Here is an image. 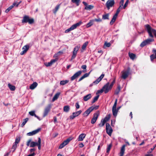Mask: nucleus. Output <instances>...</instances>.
Wrapping results in <instances>:
<instances>
[{
	"label": "nucleus",
	"instance_id": "f257e3e1",
	"mask_svg": "<svg viewBox=\"0 0 156 156\" xmlns=\"http://www.w3.org/2000/svg\"><path fill=\"white\" fill-rule=\"evenodd\" d=\"M145 27L147 30L150 37L151 38H153L154 37V36L152 34V33H153L156 37V30L152 28L148 24L146 25Z\"/></svg>",
	"mask_w": 156,
	"mask_h": 156
},
{
	"label": "nucleus",
	"instance_id": "f03ea898",
	"mask_svg": "<svg viewBox=\"0 0 156 156\" xmlns=\"http://www.w3.org/2000/svg\"><path fill=\"white\" fill-rule=\"evenodd\" d=\"M82 23V22L81 21H80L79 22L73 25L69 28L66 30L65 32V33H67L70 31L75 29L77 27H79L81 24Z\"/></svg>",
	"mask_w": 156,
	"mask_h": 156
},
{
	"label": "nucleus",
	"instance_id": "7ed1b4c3",
	"mask_svg": "<svg viewBox=\"0 0 156 156\" xmlns=\"http://www.w3.org/2000/svg\"><path fill=\"white\" fill-rule=\"evenodd\" d=\"M111 117V115L108 114L103 119H102L101 121V123H99L98 125L100 127L103 126L105 123L109 120Z\"/></svg>",
	"mask_w": 156,
	"mask_h": 156
},
{
	"label": "nucleus",
	"instance_id": "20e7f679",
	"mask_svg": "<svg viewBox=\"0 0 156 156\" xmlns=\"http://www.w3.org/2000/svg\"><path fill=\"white\" fill-rule=\"evenodd\" d=\"M106 133L110 136H111L113 131V130L109 123H107L106 124Z\"/></svg>",
	"mask_w": 156,
	"mask_h": 156
},
{
	"label": "nucleus",
	"instance_id": "39448f33",
	"mask_svg": "<svg viewBox=\"0 0 156 156\" xmlns=\"http://www.w3.org/2000/svg\"><path fill=\"white\" fill-rule=\"evenodd\" d=\"M102 88L105 94L108 93L112 88V86L109 85V82L107 83Z\"/></svg>",
	"mask_w": 156,
	"mask_h": 156
},
{
	"label": "nucleus",
	"instance_id": "423d86ee",
	"mask_svg": "<svg viewBox=\"0 0 156 156\" xmlns=\"http://www.w3.org/2000/svg\"><path fill=\"white\" fill-rule=\"evenodd\" d=\"M115 3L114 0H108L105 4V6L109 10L110 7H112L114 5Z\"/></svg>",
	"mask_w": 156,
	"mask_h": 156
},
{
	"label": "nucleus",
	"instance_id": "0eeeda50",
	"mask_svg": "<svg viewBox=\"0 0 156 156\" xmlns=\"http://www.w3.org/2000/svg\"><path fill=\"white\" fill-rule=\"evenodd\" d=\"M154 41V39H147L142 42L140 44V46L141 47H143L147 44H150L151 42Z\"/></svg>",
	"mask_w": 156,
	"mask_h": 156
},
{
	"label": "nucleus",
	"instance_id": "6e6552de",
	"mask_svg": "<svg viewBox=\"0 0 156 156\" xmlns=\"http://www.w3.org/2000/svg\"><path fill=\"white\" fill-rule=\"evenodd\" d=\"M99 115V111H97L96 112L94 113V114L93 117L91 119V123L94 124L96 121Z\"/></svg>",
	"mask_w": 156,
	"mask_h": 156
},
{
	"label": "nucleus",
	"instance_id": "1a4fd4ad",
	"mask_svg": "<svg viewBox=\"0 0 156 156\" xmlns=\"http://www.w3.org/2000/svg\"><path fill=\"white\" fill-rule=\"evenodd\" d=\"M120 11V10L118 8L117 9L116 13L113 16V18H112V20H111L110 22V24L112 25L113 24V23L115 22L117 17V16L119 12Z\"/></svg>",
	"mask_w": 156,
	"mask_h": 156
},
{
	"label": "nucleus",
	"instance_id": "9d476101",
	"mask_svg": "<svg viewBox=\"0 0 156 156\" xmlns=\"http://www.w3.org/2000/svg\"><path fill=\"white\" fill-rule=\"evenodd\" d=\"M51 105H49L47 106L45 108L44 114L43 117H44L46 116L48 114L49 112L50 111L51 108Z\"/></svg>",
	"mask_w": 156,
	"mask_h": 156
},
{
	"label": "nucleus",
	"instance_id": "9b49d317",
	"mask_svg": "<svg viewBox=\"0 0 156 156\" xmlns=\"http://www.w3.org/2000/svg\"><path fill=\"white\" fill-rule=\"evenodd\" d=\"M21 2V1L20 2H19L17 4H16V2H14L12 5H11L7 9H6L5 11V12L6 13H8L11 10L13 7L14 6H15V5H16V7H18V6L20 4V2Z\"/></svg>",
	"mask_w": 156,
	"mask_h": 156
},
{
	"label": "nucleus",
	"instance_id": "f8f14e48",
	"mask_svg": "<svg viewBox=\"0 0 156 156\" xmlns=\"http://www.w3.org/2000/svg\"><path fill=\"white\" fill-rule=\"evenodd\" d=\"M79 47L78 46L76 47L73 49V55L71 57V60L73 59L76 57L77 52L79 50Z\"/></svg>",
	"mask_w": 156,
	"mask_h": 156
},
{
	"label": "nucleus",
	"instance_id": "ddd939ff",
	"mask_svg": "<svg viewBox=\"0 0 156 156\" xmlns=\"http://www.w3.org/2000/svg\"><path fill=\"white\" fill-rule=\"evenodd\" d=\"M82 73L81 71H79L71 77V80L73 81L80 76Z\"/></svg>",
	"mask_w": 156,
	"mask_h": 156
},
{
	"label": "nucleus",
	"instance_id": "4468645a",
	"mask_svg": "<svg viewBox=\"0 0 156 156\" xmlns=\"http://www.w3.org/2000/svg\"><path fill=\"white\" fill-rule=\"evenodd\" d=\"M29 48V45H25L22 48L23 51L20 52V54L23 55L26 53Z\"/></svg>",
	"mask_w": 156,
	"mask_h": 156
},
{
	"label": "nucleus",
	"instance_id": "2eb2a0df",
	"mask_svg": "<svg viewBox=\"0 0 156 156\" xmlns=\"http://www.w3.org/2000/svg\"><path fill=\"white\" fill-rule=\"evenodd\" d=\"M104 74H102L101 76L98 78L96 80L94 81L93 83V84H98L103 79L104 76Z\"/></svg>",
	"mask_w": 156,
	"mask_h": 156
},
{
	"label": "nucleus",
	"instance_id": "dca6fc26",
	"mask_svg": "<svg viewBox=\"0 0 156 156\" xmlns=\"http://www.w3.org/2000/svg\"><path fill=\"white\" fill-rule=\"evenodd\" d=\"M22 22L23 23H29V17L26 15H25L23 17V19L22 20Z\"/></svg>",
	"mask_w": 156,
	"mask_h": 156
},
{
	"label": "nucleus",
	"instance_id": "f3484780",
	"mask_svg": "<svg viewBox=\"0 0 156 156\" xmlns=\"http://www.w3.org/2000/svg\"><path fill=\"white\" fill-rule=\"evenodd\" d=\"M122 75L121 77L122 78L125 79L129 75V73L128 72H126L125 71H122Z\"/></svg>",
	"mask_w": 156,
	"mask_h": 156
},
{
	"label": "nucleus",
	"instance_id": "a211bd4d",
	"mask_svg": "<svg viewBox=\"0 0 156 156\" xmlns=\"http://www.w3.org/2000/svg\"><path fill=\"white\" fill-rule=\"evenodd\" d=\"M90 107L88 108L83 114V115L84 116H87L91 112L92 110Z\"/></svg>",
	"mask_w": 156,
	"mask_h": 156
},
{
	"label": "nucleus",
	"instance_id": "6ab92c4d",
	"mask_svg": "<svg viewBox=\"0 0 156 156\" xmlns=\"http://www.w3.org/2000/svg\"><path fill=\"white\" fill-rule=\"evenodd\" d=\"M126 147L125 145H123L122 147L120 152V155L119 156H123L124 152L125 151V147Z\"/></svg>",
	"mask_w": 156,
	"mask_h": 156
},
{
	"label": "nucleus",
	"instance_id": "aec40b11",
	"mask_svg": "<svg viewBox=\"0 0 156 156\" xmlns=\"http://www.w3.org/2000/svg\"><path fill=\"white\" fill-rule=\"evenodd\" d=\"M37 85L38 84L36 82H34L30 86V89L34 90L37 86Z\"/></svg>",
	"mask_w": 156,
	"mask_h": 156
},
{
	"label": "nucleus",
	"instance_id": "412c9836",
	"mask_svg": "<svg viewBox=\"0 0 156 156\" xmlns=\"http://www.w3.org/2000/svg\"><path fill=\"white\" fill-rule=\"evenodd\" d=\"M86 136V135L84 133H82L80 134L78 137V141H83V139L85 138Z\"/></svg>",
	"mask_w": 156,
	"mask_h": 156
},
{
	"label": "nucleus",
	"instance_id": "4be33fe9",
	"mask_svg": "<svg viewBox=\"0 0 156 156\" xmlns=\"http://www.w3.org/2000/svg\"><path fill=\"white\" fill-rule=\"evenodd\" d=\"M40 130V128H38L31 132H30V136H33L37 133L38 132H39Z\"/></svg>",
	"mask_w": 156,
	"mask_h": 156
},
{
	"label": "nucleus",
	"instance_id": "5701e85b",
	"mask_svg": "<svg viewBox=\"0 0 156 156\" xmlns=\"http://www.w3.org/2000/svg\"><path fill=\"white\" fill-rule=\"evenodd\" d=\"M91 97V94H89L83 97V99L85 101H87L89 99H90Z\"/></svg>",
	"mask_w": 156,
	"mask_h": 156
},
{
	"label": "nucleus",
	"instance_id": "b1692460",
	"mask_svg": "<svg viewBox=\"0 0 156 156\" xmlns=\"http://www.w3.org/2000/svg\"><path fill=\"white\" fill-rule=\"evenodd\" d=\"M118 111L116 108H112V114L114 116L116 117L117 116Z\"/></svg>",
	"mask_w": 156,
	"mask_h": 156
},
{
	"label": "nucleus",
	"instance_id": "393cba45",
	"mask_svg": "<svg viewBox=\"0 0 156 156\" xmlns=\"http://www.w3.org/2000/svg\"><path fill=\"white\" fill-rule=\"evenodd\" d=\"M90 73V72L88 73H85L83 76H82L81 77L79 80V81H80L82 80H83L84 78L88 77Z\"/></svg>",
	"mask_w": 156,
	"mask_h": 156
},
{
	"label": "nucleus",
	"instance_id": "a878e982",
	"mask_svg": "<svg viewBox=\"0 0 156 156\" xmlns=\"http://www.w3.org/2000/svg\"><path fill=\"white\" fill-rule=\"evenodd\" d=\"M72 139H73V138L72 137H69V138H68V139H67L66 140L64 141L63 142L64 144L65 145H66Z\"/></svg>",
	"mask_w": 156,
	"mask_h": 156
},
{
	"label": "nucleus",
	"instance_id": "bb28decb",
	"mask_svg": "<svg viewBox=\"0 0 156 156\" xmlns=\"http://www.w3.org/2000/svg\"><path fill=\"white\" fill-rule=\"evenodd\" d=\"M129 55L130 59L132 60H134L136 56L135 54L130 52L129 53Z\"/></svg>",
	"mask_w": 156,
	"mask_h": 156
},
{
	"label": "nucleus",
	"instance_id": "cd10ccee",
	"mask_svg": "<svg viewBox=\"0 0 156 156\" xmlns=\"http://www.w3.org/2000/svg\"><path fill=\"white\" fill-rule=\"evenodd\" d=\"M8 87L10 90L12 91H14L16 89L15 87L11 84L10 83L8 84Z\"/></svg>",
	"mask_w": 156,
	"mask_h": 156
},
{
	"label": "nucleus",
	"instance_id": "c85d7f7f",
	"mask_svg": "<svg viewBox=\"0 0 156 156\" xmlns=\"http://www.w3.org/2000/svg\"><path fill=\"white\" fill-rule=\"evenodd\" d=\"M59 95L60 93H58L56 94L52 98V101L53 102L57 100L58 98Z\"/></svg>",
	"mask_w": 156,
	"mask_h": 156
},
{
	"label": "nucleus",
	"instance_id": "c756f323",
	"mask_svg": "<svg viewBox=\"0 0 156 156\" xmlns=\"http://www.w3.org/2000/svg\"><path fill=\"white\" fill-rule=\"evenodd\" d=\"M35 112L34 111H31L30 112V115L33 116H34L35 117H36L38 119L40 120L39 117L36 115L35 113Z\"/></svg>",
	"mask_w": 156,
	"mask_h": 156
},
{
	"label": "nucleus",
	"instance_id": "7c9ffc66",
	"mask_svg": "<svg viewBox=\"0 0 156 156\" xmlns=\"http://www.w3.org/2000/svg\"><path fill=\"white\" fill-rule=\"evenodd\" d=\"M109 14L107 13L103 15L102 16V19L103 20H108L109 19Z\"/></svg>",
	"mask_w": 156,
	"mask_h": 156
},
{
	"label": "nucleus",
	"instance_id": "2f4dec72",
	"mask_svg": "<svg viewBox=\"0 0 156 156\" xmlns=\"http://www.w3.org/2000/svg\"><path fill=\"white\" fill-rule=\"evenodd\" d=\"M70 109V107L69 105H66L64 106L63 108V111L64 112H68Z\"/></svg>",
	"mask_w": 156,
	"mask_h": 156
},
{
	"label": "nucleus",
	"instance_id": "473e14b6",
	"mask_svg": "<svg viewBox=\"0 0 156 156\" xmlns=\"http://www.w3.org/2000/svg\"><path fill=\"white\" fill-rule=\"evenodd\" d=\"M35 149L34 148L31 149L30 150V156H34L35 155V153L34 152Z\"/></svg>",
	"mask_w": 156,
	"mask_h": 156
},
{
	"label": "nucleus",
	"instance_id": "72a5a7b5",
	"mask_svg": "<svg viewBox=\"0 0 156 156\" xmlns=\"http://www.w3.org/2000/svg\"><path fill=\"white\" fill-rule=\"evenodd\" d=\"M94 20H90V22L87 24L86 27H89L92 26L93 24Z\"/></svg>",
	"mask_w": 156,
	"mask_h": 156
},
{
	"label": "nucleus",
	"instance_id": "f704fd0d",
	"mask_svg": "<svg viewBox=\"0 0 156 156\" xmlns=\"http://www.w3.org/2000/svg\"><path fill=\"white\" fill-rule=\"evenodd\" d=\"M81 112L82 111L81 110H80L78 111L73 112V114L74 115V116L76 117L79 115L81 113Z\"/></svg>",
	"mask_w": 156,
	"mask_h": 156
},
{
	"label": "nucleus",
	"instance_id": "c9c22d12",
	"mask_svg": "<svg viewBox=\"0 0 156 156\" xmlns=\"http://www.w3.org/2000/svg\"><path fill=\"white\" fill-rule=\"evenodd\" d=\"M94 6L93 5H87L85 7V9L87 10H90L93 9Z\"/></svg>",
	"mask_w": 156,
	"mask_h": 156
},
{
	"label": "nucleus",
	"instance_id": "e433bc0d",
	"mask_svg": "<svg viewBox=\"0 0 156 156\" xmlns=\"http://www.w3.org/2000/svg\"><path fill=\"white\" fill-rule=\"evenodd\" d=\"M38 144L37 146H38L39 150H40L41 148V139L40 137L38 138Z\"/></svg>",
	"mask_w": 156,
	"mask_h": 156
},
{
	"label": "nucleus",
	"instance_id": "4c0bfd02",
	"mask_svg": "<svg viewBox=\"0 0 156 156\" xmlns=\"http://www.w3.org/2000/svg\"><path fill=\"white\" fill-rule=\"evenodd\" d=\"M71 1L73 3L76 4L77 6H79L80 2V0H71Z\"/></svg>",
	"mask_w": 156,
	"mask_h": 156
},
{
	"label": "nucleus",
	"instance_id": "58836bf2",
	"mask_svg": "<svg viewBox=\"0 0 156 156\" xmlns=\"http://www.w3.org/2000/svg\"><path fill=\"white\" fill-rule=\"evenodd\" d=\"M38 142H32L30 143V147H34L37 145Z\"/></svg>",
	"mask_w": 156,
	"mask_h": 156
},
{
	"label": "nucleus",
	"instance_id": "ea45409f",
	"mask_svg": "<svg viewBox=\"0 0 156 156\" xmlns=\"http://www.w3.org/2000/svg\"><path fill=\"white\" fill-rule=\"evenodd\" d=\"M120 90V86H119L117 87V89L115 90V94H118Z\"/></svg>",
	"mask_w": 156,
	"mask_h": 156
},
{
	"label": "nucleus",
	"instance_id": "a19ab883",
	"mask_svg": "<svg viewBox=\"0 0 156 156\" xmlns=\"http://www.w3.org/2000/svg\"><path fill=\"white\" fill-rule=\"evenodd\" d=\"M69 82L68 80H62L60 82V84L61 85H64L67 83Z\"/></svg>",
	"mask_w": 156,
	"mask_h": 156
},
{
	"label": "nucleus",
	"instance_id": "79ce46f5",
	"mask_svg": "<svg viewBox=\"0 0 156 156\" xmlns=\"http://www.w3.org/2000/svg\"><path fill=\"white\" fill-rule=\"evenodd\" d=\"M28 119H29L27 118L23 120V122L21 125L22 127H23L25 124L28 121Z\"/></svg>",
	"mask_w": 156,
	"mask_h": 156
},
{
	"label": "nucleus",
	"instance_id": "37998d69",
	"mask_svg": "<svg viewBox=\"0 0 156 156\" xmlns=\"http://www.w3.org/2000/svg\"><path fill=\"white\" fill-rule=\"evenodd\" d=\"M88 44V41H86L85 42L82 46V49L83 50H84L87 46V45Z\"/></svg>",
	"mask_w": 156,
	"mask_h": 156
},
{
	"label": "nucleus",
	"instance_id": "c03bdc74",
	"mask_svg": "<svg viewBox=\"0 0 156 156\" xmlns=\"http://www.w3.org/2000/svg\"><path fill=\"white\" fill-rule=\"evenodd\" d=\"M60 5H57L56 7H55V8L53 10V12L55 14L56 12L58 10V9L59 7H60Z\"/></svg>",
	"mask_w": 156,
	"mask_h": 156
},
{
	"label": "nucleus",
	"instance_id": "a18cd8bd",
	"mask_svg": "<svg viewBox=\"0 0 156 156\" xmlns=\"http://www.w3.org/2000/svg\"><path fill=\"white\" fill-rule=\"evenodd\" d=\"M99 95H97L96 96H95L93 100L92 103H94L95 102H96V101H97L99 97Z\"/></svg>",
	"mask_w": 156,
	"mask_h": 156
},
{
	"label": "nucleus",
	"instance_id": "49530a36",
	"mask_svg": "<svg viewBox=\"0 0 156 156\" xmlns=\"http://www.w3.org/2000/svg\"><path fill=\"white\" fill-rule=\"evenodd\" d=\"M81 67L82 69L84 70L83 71V72H84V73L85 72L87 71V70H86L87 66L86 65H82L81 66Z\"/></svg>",
	"mask_w": 156,
	"mask_h": 156
},
{
	"label": "nucleus",
	"instance_id": "de8ad7c7",
	"mask_svg": "<svg viewBox=\"0 0 156 156\" xmlns=\"http://www.w3.org/2000/svg\"><path fill=\"white\" fill-rule=\"evenodd\" d=\"M111 147H112V144H110L108 146L107 148V151H106L107 153H108L109 152L111 148Z\"/></svg>",
	"mask_w": 156,
	"mask_h": 156
},
{
	"label": "nucleus",
	"instance_id": "09e8293b",
	"mask_svg": "<svg viewBox=\"0 0 156 156\" xmlns=\"http://www.w3.org/2000/svg\"><path fill=\"white\" fill-rule=\"evenodd\" d=\"M90 108H91V109H92V111H93V110H97V109H98V108H99V106L98 105H97V106H91V107H90Z\"/></svg>",
	"mask_w": 156,
	"mask_h": 156
},
{
	"label": "nucleus",
	"instance_id": "8fccbe9b",
	"mask_svg": "<svg viewBox=\"0 0 156 156\" xmlns=\"http://www.w3.org/2000/svg\"><path fill=\"white\" fill-rule=\"evenodd\" d=\"M94 21H96L98 22H100L102 21V20L100 18H98V19H95L93 20Z\"/></svg>",
	"mask_w": 156,
	"mask_h": 156
},
{
	"label": "nucleus",
	"instance_id": "3c124183",
	"mask_svg": "<svg viewBox=\"0 0 156 156\" xmlns=\"http://www.w3.org/2000/svg\"><path fill=\"white\" fill-rule=\"evenodd\" d=\"M17 144H16V143H14V144H13V145H12V149H14L13 152L15 150V149H16V148L17 147Z\"/></svg>",
	"mask_w": 156,
	"mask_h": 156
},
{
	"label": "nucleus",
	"instance_id": "603ef678",
	"mask_svg": "<svg viewBox=\"0 0 156 156\" xmlns=\"http://www.w3.org/2000/svg\"><path fill=\"white\" fill-rule=\"evenodd\" d=\"M117 102V99H116L115 100V102L114 104L113 105V106L112 107V108H116Z\"/></svg>",
	"mask_w": 156,
	"mask_h": 156
},
{
	"label": "nucleus",
	"instance_id": "864d4df0",
	"mask_svg": "<svg viewBox=\"0 0 156 156\" xmlns=\"http://www.w3.org/2000/svg\"><path fill=\"white\" fill-rule=\"evenodd\" d=\"M44 64L47 67L50 66L52 65L50 62L48 63H45Z\"/></svg>",
	"mask_w": 156,
	"mask_h": 156
},
{
	"label": "nucleus",
	"instance_id": "5fc2aeb1",
	"mask_svg": "<svg viewBox=\"0 0 156 156\" xmlns=\"http://www.w3.org/2000/svg\"><path fill=\"white\" fill-rule=\"evenodd\" d=\"M20 140V138L19 137L16 138L15 140V142L14 143L17 144Z\"/></svg>",
	"mask_w": 156,
	"mask_h": 156
},
{
	"label": "nucleus",
	"instance_id": "6e6d98bb",
	"mask_svg": "<svg viewBox=\"0 0 156 156\" xmlns=\"http://www.w3.org/2000/svg\"><path fill=\"white\" fill-rule=\"evenodd\" d=\"M58 59L57 58H56L55 59L51 60L50 61V62H51L52 64L53 63H55V62L57 61Z\"/></svg>",
	"mask_w": 156,
	"mask_h": 156
},
{
	"label": "nucleus",
	"instance_id": "4d7b16f0",
	"mask_svg": "<svg viewBox=\"0 0 156 156\" xmlns=\"http://www.w3.org/2000/svg\"><path fill=\"white\" fill-rule=\"evenodd\" d=\"M128 2H129L128 0H127L126 1V2H125V3L124 5L123 6V9H125V8L127 6V5L128 4Z\"/></svg>",
	"mask_w": 156,
	"mask_h": 156
},
{
	"label": "nucleus",
	"instance_id": "13d9d810",
	"mask_svg": "<svg viewBox=\"0 0 156 156\" xmlns=\"http://www.w3.org/2000/svg\"><path fill=\"white\" fill-rule=\"evenodd\" d=\"M105 45L107 47H109L110 46L111 44L110 43L105 42Z\"/></svg>",
	"mask_w": 156,
	"mask_h": 156
},
{
	"label": "nucleus",
	"instance_id": "bf43d9fd",
	"mask_svg": "<svg viewBox=\"0 0 156 156\" xmlns=\"http://www.w3.org/2000/svg\"><path fill=\"white\" fill-rule=\"evenodd\" d=\"M103 92H104V90L103 89V88H102L101 89L99 90L96 93V94H97L98 93H101Z\"/></svg>",
	"mask_w": 156,
	"mask_h": 156
},
{
	"label": "nucleus",
	"instance_id": "052dcab7",
	"mask_svg": "<svg viewBox=\"0 0 156 156\" xmlns=\"http://www.w3.org/2000/svg\"><path fill=\"white\" fill-rule=\"evenodd\" d=\"M75 106L76 107V108L77 109H78L80 108V106L78 102H77L76 103L75 105Z\"/></svg>",
	"mask_w": 156,
	"mask_h": 156
},
{
	"label": "nucleus",
	"instance_id": "680f3d73",
	"mask_svg": "<svg viewBox=\"0 0 156 156\" xmlns=\"http://www.w3.org/2000/svg\"><path fill=\"white\" fill-rule=\"evenodd\" d=\"M76 117L74 116V115H73V114H72V115H70V116H69V119H74Z\"/></svg>",
	"mask_w": 156,
	"mask_h": 156
},
{
	"label": "nucleus",
	"instance_id": "e2e57ef3",
	"mask_svg": "<svg viewBox=\"0 0 156 156\" xmlns=\"http://www.w3.org/2000/svg\"><path fill=\"white\" fill-rule=\"evenodd\" d=\"M124 1L123 0H121L120 2V5L123 6L124 3Z\"/></svg>",
	"mask_w": 156,
	"mask_h": 156
},
{
	"label": "nucleus",
	"instance_id": "0e129e2a",
	"mask_svg": "<svg viewBox=\"0 0 156 156\" xmlns=\"http://www.w3.org/2000/svg\"><path fill=\"white\" fill-rule=\"evenodd\" d=\"M34 22V20L33 19L30 18V24H32Z\"/></svg>",
	"mask_w": 156,
	"mask_h": 156
},
{
	"label": "nucleus",
	"instance_id": "69168bd1",
	"mask_svg": "<svg viewBox=\"0 0 156 156\" xmlns=\"http://www.w3.org/2000/svg\"><path fill=\"white\" fill-rule=\"evenodd\" d=\"M58 135V133H55L53 135V137L54 138L56 137Z\"/></svg>",
	"mask_w": 156,
	"mask_h": 156
},
{
	"label": "nucleus",
	"instance_id": "338daca9",
	"mask_svg": "<svg viewBox=\"0 0 156 156\" xmlns=\"http://www.w3.org/2000/svg\"><path fill=\"white\" fill-rule=\"evenodd\" d=\"M84 146V145L83 143H81L79 144V147H83Z\"/></svg>",
	"mask_w": 156,
	"mask_h": 156
},
{
	"label": "nucleus",
	"instance_id": "774afa93",
	"mask_svg": "<svg viewBox=\"0 0 156 156\" xmlns=\"http://www.w3.org/2000/svg\"><path fill=\"white\" fill-rule=\"evenodd\" d=\"M64 147L63 145L62 144H60L58 147V148L59 149H61L63 148Z\"/></svg>",
	"mask_w": 156,
	"mask_h": 156
}]
</instances>
